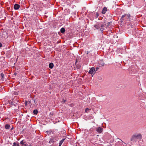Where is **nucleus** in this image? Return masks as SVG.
Instances as JSON below:
<instances>
[{
  "mask_svg": "<svg viewBox=\"0 0 146 146\" xmlns=\"http://www.w3.org/2000/svg\"><path fill=\"white\" fill-rule=\"evenodd\" d=\"M94 27L96 30L101 31L102 33H103V31L104 30V25L102 22L97 23L94 25Z\"/></svg>",
  "mask_w": 146,
  "mask_h": 146,
  "instance_id": "1",
  "label": "nucleus"
},
{
  "mask_svg": "<svg viewBox=\"0 0 146 146\" xmlns=\"http://www.w3.org/2000/svg\"><path fill=\"white\" fill-rule=\"evenodd\" d=\"M141 138V136L140 134H136L133 135L131 139V144L133 145L138 140H140Z\"/></svg>",
  "mask_w": 146,
  "mask_h": 146,
  "instance_id": "2",
  "label": "nucleus"
},
{
  "mask_svg": "<svg viewBox=\"0 0 146 146\" xmlns=\"http://www.w3.org/2000/svg\"><path fill=\"white\" fill-rule=\"evenodd\" d=\"M126 19L127 21H130V14H125L122 15L120 19L121 21L122 22L123 21Z\"/></svg>",
  "mask_w": 146,
  "mask_h": 146,
  "instance_id": "3",
  "label": "nucleus"
},
{
  "mask_svg": "<svg viewBox=\"0 0 146 146\" xmlns=\"http://www.w3.org/2000/svg\"><path fill=\"white\" fill-rule=\"evenodd\" d=\"M96 130L98 133H100L103 131V129L101 127H99L96 128Z\"/></svg>",
  "mask_w": 146,
  "mask_h": 146,
  "instance_id": "4",
  "label": "nucleus"
},
{
  "mask_svg": "<svg viewBox=\"0 0 146 146\" xmlns=\"http://www.w3.org/2000/svg\"><path fill=\"white\" fill-rule=\"evenodd\" d=\"M95 71V69L94 67H92L90 70L89 72V73L92 74Z\"/></svg>",
  "mask_w": 146,
  "mask_h": 146,
  "instance_id": "5",
  "label": "nucleus"
},
{
  "mask_svg": "<svg viewBox=\"0 0 146 146\" xmlns=\"http://www.w3.org/2000/svg\"><path fill=\"white\" fill-rule=\"evenodd\" d=\"M99 67L103 66L104 65V63L103 60H101L99 62Z\"/></svg>",
  "mask_w": 146,
  "mask_h": 146,
  "instance_id": "6",
  "label": "nucleus"
},
{
  "mask_svg": "<svg viewBox=\"0 0 146 146\" xmlns=\"http://www.w3.org/2000/svg\"><path fill=\"white\" fill-rule=\"evenodd\" d=\"M20 6L18 4H15L14 6V8L15 10L18 9L20 7Z\"/></svg>",
  "mask_w": 146,
  "mask_h": 146,
  "instance_id": "7",
  "label": "nucleus"
},
{
  "mask_svg": "<svg viewBox=\"0 0 146 146\" xmlns=\"http://www.w3.org/2000/svg\"><path fill=\"white\" fill-rule=\"evenodd\" d=\"M107 11V8L104 7L103 9L102 13V14H105Z\"/></svg>",
  "mask_w": 146,
  "mask_h": 146,
  "instance_id": "8",
  "label": "nucleus"
},
{
  "mask_svg": "<svg viewBox=\"0 0 146 146\" xmlns=\"http://www.w3.org/2000/svg\"><path fill=\"white\" fill-rule=\"evenodd\" d=\"M54 67V64L53 63L51 62L49 64V67L50 68L52 69Z\"/></svg>",
  "mask_w": 146,
  "mask_h": 146,
  "instance_id": "9",
  "label": "nucleus"
},
{
  "mask_svg": "<svg viewBox=\"0 0 146 146\" xmlns=\"http://www.w3.org/2000/svg\"><path fill=\"white\" fill-rule=\"evenodd\" d=\"M26 141L25 140H23L21 141L20 142V144L22 145L23 146L24 144H25L26 143Z\"/></svg>",
  "mask_w": 146,
  "mask_h": 146,
  "instance_id": "10",
  "label": "nucleus"
},
{
  "mask_svg": "<svg viewBox=\"0 0 146 146\" xmlns=\"http://www.w3.org/2000/svg\"><path fill=\"white\" fill-rule=\"evenodd\" d=\"M60 31L62 33H64L65 32V29L64 28L62 27L60 29Z\"/></svg>",
  "mask_w": 146,
  "mask_h": 146,
  "instance_id": "11",
  "label": "nucleus"
},
{
  "mask_svg": "<svg viewBox=\"0 0 146 146\" xmlns=\"http://www.w3.org/2000/svg\"><path fill=\"white\" fill-rule=\"evenodd\" d=\"M65 140V139H63L61 140V141H60V142L59 143V146H61L63 142L64 141V140Z\"/></svg>",
  "mask_w": 146,
  "mask_h": 146,
  "instance_id": "12",
  "label": "nucleus"
},
{
  "mask_svg": "<svg viewBox=\"0 0 146 146\" xmlns=\"http://www.w3.org/2000/svg\"><path fill=\"white\" fill-rule=\"evenodd\" d=\"M10 126L9 125L7 124L5 125V129H8L10 128Z\"/></svg>",
  "mask_w": 146,
  "mask_h": 146,
  "instance_id": "13",
  "label": "nucleus"
},
{
  "mask_svg": "<svg viewBox=\"0 0 146 146\" xmlns=\"http://www.w3.org/2000/svg\"><path fill=\"white\" fill-rule=\"evenodd\" d=\"M1 79L3 80L4 78V75L3 73H1Z\"/></svg>",
  "mask_w": 146,
  "mask_h": 146,
  "instance_id": "14",
  "label": "nucleus"
},
{
  "mask_svg": "<svg viewBox=\"0 0 146 146\" xmlns=\"http://www.w3.org/2000/svg\"><path fill=\"white\" fill-rule=\"evenodd\" d=\"M33 113L35 114L36 115L38 113V111L37 110H33Z\"/></svg>",
  "mask_w": 146,
  "mask_h": 146,
  "instance_id": "15",
  "label": "nucleus"
},
{
  "mask_svg": "<svg viewBox=\"0 0 146 146\" xmlns=\"http://www.w3.org/2000/svg\"><path fill=\"white\" fill-rule=\"evenodd\" d=\"M54 142V141L53 140V139H50V140L49 142V143H52L53 144V143Z\"/></svg>",
  "mask_w": 146,
  "mask_h": 146,
  "instance_id": "16",
  "label": "nucleus"
},
{
  "mask_svg": "<svg viewBox=\"0 0 146 146\" xmlns=\"http://www.w3.org/2000/svg\"><path fill=\"white\" fill-rule=\"evenodd\" d=\"M98 16H99L98 13V12H96V18H98Z\"/></svg>",
  "mask_w": 146,
  "mask_h": 146,
  "instance_id": "17",
  "label": "nucleus"
},
{
  "mask_svg": "<svg viewBox=\"0 0 146 146\" xmlns=\"http://www.w3.org/2000/svg\"><path fill=\"white\" fill-rule=\"evenodd\" d=\"M13 94L15 95H17L19 94L17 92H14Z\"/></svg>",
  "mask_w": 146,
  "mask_h": 146,
  "instance_id": "18",
  "label": "nucleus"
},
{
  "mask_svg": "<svg viewBox=\"0 0 146 146\" xmlns=\"http://www.w3.org/2000/svg\"><path fill=\"white\" fill-rule=\"evenodd\" d=\"M47 134H48V135H50L51 133V132H52V131H48L47 132Z\"/></svg>",
  "mask_w": 146,
  "mask_h": 146,
  "instance_id": "19",
  "label": "nucleus"
},
{
  "mask_svg": "<svg viewBox=\"0 0 146 146\" xmlns=\"http://www.w3.org/2000/svg\"><path fill=\"white\" fill-rule=\"evenodd\" d=\"M17 144V142L16 143L15 142H14L13 143V145L12 146H16Z\"/></svg>",
  "mask_w": 146,
  "mask_h": 146,
  "instance_id": "20",
  "label": "nucleus"
},
{
  "mask_svg": "<svg viewBox=\"0 0 146 146\" xmlns=\"http://www.w3.org/2000/svg\"><path fill=\"white\" fill-rule=\"evenodd\" d=\"M89 109L88 108H86L85 110V112H87V111H88Z\"/></svg>",
  "mask_w": 146,
  "mask_h": 146,
  "instance_id": "21",
  "label": "nucleus"
},
{
  "mask_svg": "<svg viewBox=\"0 0 146 146\" xmlns=\"http://www.w3.org/2000/svg\"><path fill=\"white\" fill-rule=\"evenodd\" d=\"M28 145L27 144V143L26 142L25 144H24L23 145V146H28Z\"/></svg>",
  "mask_w": 146,
  "mask_h": 146,
  "instance_id": "22",
  "label": "nucleus"
},
{
  "mask_svg": "<svg viewBox=\"0 0 146 146\" xmlns=\"http://www.w3.org/2000/svg\"><path fill=\"white\" fill-rule=\"evenodd\" d=\"M25 106H27V105L28 102L27 101L25 102Z\"/></svg>",
  "mask_w": 146,
  "mask_h": 146,
  "instance_id": "23",
  "label": "nucleus"
},
{
  "mask_svg": "<svg viewBox=\"0 0 146 146\" xmlns=\"http://www.w3.org/2000/svg\"><path fill=\"white\" fill-rule=\"evenodd\" d=\"M99 69V68L98 67L96 68V71L98 70Z\"/></svg>",
  "mask_w": 146,
  "mask_h": 146,
  "instance_id": "24",
  "label": "nucleus"
},
{
  "mask_svg": "<svg viewBox=\"0 0 146 146\" xmlns=\"http://www.w3.org/2000/svg\"><path fill=\"white\" fill-rule=\"evenodd\" d=\"M16 146H20L19 143L18 142H17V144Z\"/></svg>",
  "mask_w": 146,
  "mask_h": 146,
  "instance_id": "25",
  "label": "nucleus"
},
{
  "mask_svg": "<svg viewBox=\"0 0 146 146\" xmlns=\"http://www.w3.org/2000/svg\"><path fill=\"white\" fill-rule=\"evenodd\" d=\"M66 100H64L63 101H62V102L64 103H65V102H66Z\"/></svg>",
  "mask_w": 146,
  "mask_h": 146,
  "instance_id": "26",
  "label": "nucleus"
},
{
  "mask_svg": "<svg viewBox=\"0 0 146 146\" xmlns=\"http://www.w3.org/2000/svg\"><path fill=\"white\" fill-rule=\"evenodd\" d=\"M111 23V22H108V23H107V24L108 25H109V24H110V23Z\"/></svg>",
  "mask_w": 146,
  "mask_h": 146,
  "instance_id": "27",
  "label": "nucleus"
},
{
  "mask_svg": "<svg viewBox=\"0 0 146 146\" xmlns=\"http://www.w3.org/2000/svg\"><path fill=\"white\" fill-rule=\"evenodd\" d=\"M2 46V44L0 42V47H1Z\"/></svg>",
  "mask_w": 146,
  "mask_h": 146,
  "instance_id": "28",
  "label": "nucleus"
},
{
  "mask_svg": "<svg viewBox=\"0 0 146 146\" xmlns=\"http://www.w3.org/2000/svg\"><path fill=\"white\" fill-rule=\"evenodd\" d=\"M13 129V128H12L11 129V130H12V129Z\"/></svg>",
  "mask_w": 146,
  "mask_h": 146,
  "instance_id": "29",
  "label": "nucleus"
}]
</instances>
